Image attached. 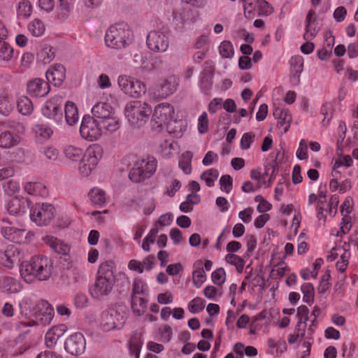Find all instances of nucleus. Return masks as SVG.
I'll list each match as a JSON object with an SVG mask.
<instances>
[{"label":"nucleus","instance_id":"f257e3e1","mask_svg":"<svg viewBox=\"0 0 358 358\" xmlns=\"http://www.w3.org/2000/svg\"><path fill=\"white\" fill-rule=\"evenodd\" d=\"M52 261L45 255H35L29 261L23 262L20 268L22 278L27 283L48 280L52 273Z\"/></svg>","mask_w":358,"mask_h":358},{"label":"nucleus","instance_id":"f03ea898","mask_svg":"<svg viewBox=\"0 0 358 358\" xmlns=\"http://www.w3.org/2000/svg\"><path fill=\"white\" fill-rule=\"evenodd\" d=\"M115 282L113 266L111 262H104L99 266L96 280L90 288V294L94 299H101L113 290Z\"/></svg>","mask_w":358,"mask_h":358},{"label":"nucleus","instance_id":"7ed1b4c3","mask_svg":"<svg viewBox=\"0 0 358 358\" xmlns=\"http://www.w3.org/2000/svg\"><path fill=\"white\" fill-rule=\"evenodd\" d=\"M173 107L169 103H162L155 108L152 122L157 127L161 129L166 127L169 134L179 136L182 135L181 124L180 122L173 120Z\"/></svg>","mask_w":358,"mask_h":358},{"label":"nucleus","instance_id":"20e7f679","mask_svg":"<svg viewBox=\"0 0 358 358\" xmlns=\"http://www.w3.org/2000/svg\"><path fill=\"white\" fill-rule=\"evenodd\" d=\"M134 41V34L128 24L117 23L111 25L105 35L106 45L113 49L122 50L128 48Z\"/></svg>","mask_w":358,"mask_h":358},{"label":"nucleus","instance_id":"39448f33","mask_svg":"<svg viewBox=\"0 0 358 358\" xmlns=\"http://www.w3.org/2000/svg\"><path fill=\"white\" fill-rule=\"evenodd\" d=\"M152 113V107L148 103L139 100L130 101L124 107V114L129 124L134 127L145 124Z\"/></svg>","mask_w":358,"mask_h":358},{"label":"nucleus","instance_id":"423d86ee","mask_svg":"<svg viewBox=\"0 0 358 358\" xmlns=\"http://www.w3.org/2000/svg\"><path fill=\"white\" fill-rule=\"evenodd\" d=\"M92 113L93 118L105 125V128L109 129V134L115 132L120 127V120L116 115L115 108L109 103H96L92 108Z\"/></svg>","mask_w":358,"mask_h":358},{"label":"nucleus","instance_id":"0eeeda50","mask_svg":"<svg viewBox=\"0 0 358 358\" xmlns=\"http://www.w3.org/2000/svg\"><path fill=\"white\" fill-rule=\"evenodd\" d=\"M157 162L152 156L137 159L129 171V178L134 182H141L150 178L157 169Z\"/></svg>","mask_w":358,"mask_h":358},{"label":"nucleus","instance_id":"6e6552de","mask_svg":"<svg viewBox=\"0 0 358 358\" xmlns=\"http://www.w3.org/2000/svg\"><path fill=\"white\" fill-rule=\"evenodd\" d=\"M90 115H84L80 127L81 136L87 141L99 140L103 135L109 134V129ZM106 126L104 125V127Z\"/></svg>","mask_w":358,"mask_h":358},{"label":"nucleus","instance_id":"1a4fd4ad","mask_svg":"<svg viewBox=\"0 0 358 358\" xmlns=\"http://www.w3.org/2000/svg\"><path fill=\"white\" fill-rule=\"evenodd\" d=\"M117 84L121 91L134 98H138L146 92V85L143 82L127 75H120Z\"/></svg>","mask_w":358,"mask_h":358},{"label":"nucleus","instance_id":"9d476101","mask_svg":"<svg viewBox=\"0 0 358 358\" xmlns=\"http://www.w3.org/2000/svg\"><path fill=\"white\" fill-rule=\"evenodd\" d=\"M148 48L155 52H164L169 46V34L165 29L150 31L146 38Z\"/></svg>","mask_w":358,"mask_h":358},{"label":"nucleus","instance_id":"9b49d317","mask_svg":"<svg viewBox=\"0 0 358 358\" xmlns=\"http://www.w3.org/2000/svg\"><path fill=\"white\" fill-rule=\"evenodd\" d=\"M55 209L52 204H36L30 211V218L38 226L48 225L55 216Z\"/></svg>","mask_w":358,"mask_h":358},{"label":"nucleus","instance_id":"f8f14e48","mask_svg":"<svg viewBox=\"0 0 358 358\" xmlns=\"http://www.w3.org/2000/svg\"><path fill=\"white\" fill-rule=\"evenodd\" d=\"M63 97L55 95L49 99L41 108L42 114L47 118L53 120L57 124L62 122V106Z\"/></svg>","mask_w":358,"mask_h":358},{"label":"nucleus","instance_id":"ddd939ff","mask_svg":"<svg viewBox=\"0 0 358 358\" xmlns=\"http://www.w3.org/2000/svg\"><path fill=\"white\" fill-rule=\"evenodd\" d=\"M36 306L38 310L44 309V312L36 316V317H39V320L21 321L19 324V328L32 327L39 324L42 325H47L50 323L54 316V309L50 304L45 301H40Z\"/></svg>","mask_w":358,"mask_h":358},{"label":"nucleus","instance_id":"4468645a","mask_svg":"<svg viewBox=\"0 0 358 358\" xmlns=\"http://www.w3.org/2000/svg\"><path fill=\"white\" fill-rule=\"evenodd\" d=\"M1 234L7 240L19 244L29 243L34 236L31 231H27L24 229H18L10 224L1 227Z\"/></svg>","mask_w":358,"mask_h":358},{"label":"nucleus","instance_id":"2eb2a0df","mask_svg":"<svg viewBox=\"0 0 358 358\" xmlns=\"http://www.w3.org/2000/svg\"><path fill=\"white\" fill-rule=\"evenodd\" d=\"M86 348V341L83 334L76 332L68 337L64 343L65 350L72 355L83 354Z\"/></svg>","mask_w":358,"mask_h":358},{"label":"nucleus","instance_id":"dca6fc26","mask_svg":"<svg viewBox=\"0 0 358 358\" xmlns=\"http://www.w3.org/2000/svg\"><path fill=\"white\" fill-rule=\"evenodd\" d=\"M50 90L48 82L42 78H33L27 83V92L32 97H44Z\"/></svg>","mask_w":358,"mask_h":358},{"label":"nucleus","instance_id":"f3484780","mask_svg":"<svg viewBox=\"0 0 358 358\" xmlns=\"http://www.w3.org/2000/svg\"><path fill=\"white\" fill-rule=\"evenodd\" d=\"M178 85V80L174 76H169L162 80L159 88L155 92L156 97L159 99H165L176 91Z\"/></svg>","mask_w":358,"mask_h":358},{"label":"nucleus","instance_id":"a211bd4d","mask_svg":"<svg viewBox=\"0 0 358 358\" xmlns=\"http://www.w3.org/2000/svg\"><path fill=\"white\" fill-rule=\"evenodd\" d=\"M6 208L8 213L12 215H22L29 208V200L24 197L15 196L8 201Z\"/></svg>","mask_w":358,"mask_h":358},{"label":"nucleus","instance_id":"6ab92c4d","mask_svg":"<svg viewBox=\"0 0 358 358\" xmlns=\"http://www.w3.org/2000/svg\"><path fill=\"white\" fill-rule=\"evenodd\" d=\"M66 69L62 64L52 66L46 72V78L55 86H60L65 79Z\"/></svg>","mask_w":358,"mask_h":358},{"label":"nucleus","instance_id":"aec40b11","mask_svg":"<svg viewBox=\"0 0 358 358\" xmlns=\"http://www.w3.org/2000/svg\"><path fill=\"white\" fill-rule=\"evenodd\" d=\"M67 330V327L65 324H59L57 326L52 327L45 334V345L49 348H53L57 343L59 338L64 336Z\"/></svg>","mask_w":358,"mask_h":358},{"label":"nucleus","instance_id":"412c9836","mask_svg":"<svg viewBox=\"0 0 358 358\" xmlns=\"http://www.w3.org/2000/svg\"><path fill=\"white\" fill-rule=\"evenodd\" d=\"M303 58L301 55L293 56L290 59V82L294 85H297L300 83L301 73L303 70Z\"/></svg>","mask_w":358,"mask_h":358},{"label":"nucleus","instance_id":"4be33fe9","mask_svg":"<svg viewBox=\"0 0 358 358\" xmlns=\"http://www.w3.org/2000/svg\"><path fill=\"white\" fill-rule=\"evenodd\" d=\"M103 154V148L99 144H93L86 150L83 159L89 162L91 167H96L102 158Z\"/></svg>","mask_w":358,"mask_h":358},{"label":"nucleus","instance_id":"5701e85b","mask_svg":"<svg viewBox=\"0 0 358 358\" xmlns=\"http://www.w3.org/2000/svg\"><path fill=\"white\" fill-rule=\"evenodd\" d=\"M43 240L46 245H49L53 251L58 254L65 255L70 250V247L68 244L55 236L47 235L43 237Z\"/></svg>","mask_w":358,"mask_h":358},{"label":"nucleus","instance_id":"b1692460","mask_svg":"<svg viewBox=\"0 0 358 358\" xmlns=\"http://www.w3.org/2000/svg\"><path fill=\"white\" fill-rule=\"evenodd\" d=\"M11 131H5L0 134V147L10 148L20 144L22 138L18 134Z\"/></svg>","mask_w":358,"mask_h":358},{"label":"nucleus","instance_id":"393cba45","mask_svg":"<svg viewBox=\"0 0 358 358\" xmlns=\"http://www.w3.org/2000/svg\"><path fill=\"white\" fill-rule=\"evenodd\" d=\"M24 189L27 194L33 196L45 197L48 194L46 187L38 182H27L24 185Z\"/></svg>","mask_w":358,"mask_h":358},{"label":"nucleus","instance_id":"a878e982","mask_svg":"<svg viewBox=\"0 0 358 358\" xmlns=\"http://www.w3.org/2000/svg\"><path fill=\"white\" fill-rule=\"evenodd\" d=\"M208 62H206L208 65ZM213 68L211 66H205L200 76V87L204 92H208L213 85Z\"/></svg>","mask_w":358,"mask_h":358},{"label":"nucleus","instance_id":"bb28decb","mask_svg":"<svg viewBox=\"0 0 358 358\" xmlns=\"http://www.w3.org/2000/svg\"><path fill=\"white\" fill-rule=\"evenodd\" d=\"M65 120L67 124L73 126L79 120L78 110L76 105L72 101H67L64 107Z\"/></svg>","mask_w":358,"mask_h":358},{"label":"nucleus","instance_id":"cd10ccee","mask_svg":"<svg viewBox=\"0 0 358 358\" xmlns=\"http://www.w3.org/2000/svg\"><path fill=\"white\" fill-rule=\"evenodd\" d=\"M3 39H0V61L9 62L15 61L17 55L15 54L13 48Z\"/></svg>","mask_w":358,"mask_h":358},{"label":"nucleus","instance_id":"c85d7f7f","mask_svg":"<svg viewBox=\"0 0 358 358\" xmlns=\"http://www.w3.org/2000/svg\"><path fill=\"white\" fill-rule=\"evenodd\" d=\"M314 15V12L313 10H310L306 16V32L303 35V38L306 41H310L314 38L317 32L318 29L317 28L316 23L315 20H313V16Z\"/></svg>","mask_w":358,"mask_h":358},{"label":"nucleus","instance_id":"c756f323","mask_svg":"<svg viewBox=\"0 0 358 358\" xmlns=\"http://www.w3.org/2000/svg\"><path fill=\"white\" fill-rule=\"evenodd\" d=\"M1 287L8 293H17L22 289V285L17 279L9 276L3 278Z\"/></svg>","mask_w":358,"mask_h":358},{"label":"nucleus","instance_id":"7c9ffc66","mask_svg":"<svg viewBox=\"0 0 358 358\" xmlns=\"http://www.w3.org/2000/svg\"><path fill=\"white\" fill-rule=\"evenodd\" d=\"M13 109V103L11 97L7 92L0 94V115L8 116Z\"/></svg>","mask_w":358,"mask_h":358},{"label":"nucleus","instance_id":"2f4dec72","mask_svg":"<svg viewBox=\"0 0 358 358\" xmlns=\"http://www.w3.org/2000/svg\"><path fill=\"white\" fill-rule=\"evenodd\" d=\"M66 157L73 162L80 161L84 157V152L81 148L75 145H66L64 149Z\"/></svg>","mask_w":358,"mask_h":358},{"label":"nucleus","instance_id":"473e14b6","mask_svg":"<svg viewBox=\"0 0 358 358\" xmlns=\"http://www.w3.org/2000/svg\"><path fill=\"white\" fill-rule=\"evenodd\" d=\"M273 115L278 119V124L281 127L285 126V131L289 126V122L292 120V116L287 109L276 108L273 113Z\"/></svg>","mask_w":358,"mask_h":358},{"label":"nucleus","instance_id":"72a5a7b5","mask_svg":"<svg viewBox=\"0 0 358 358\" xmlns=\"http://www.w3.org/2000/svg\"><path fill=\"white\" fill-rule=\"evenodd\" d=\"M74 0H59L57 13L59 18H65L73 10Z\"/></svg>","mask_w":358,"mask_h":358},{"label":"nucleus","instance_id":"f704fd0d","mask_svg":"<svg viewBox=\"0 0 358 358\" xmlns=\"http://www.w3.org/2000/svg\"><path fill=\"white\" fill-rule=\"evenodd\" d=\"M117 315V312L113 310L103 315L102 325L105 331L120 329L121 324H118L114 320Z\"/></svg>","mask_w":358,"mask_h":358},{"label":"nucleus","instance_id":"c9c22d12","mask_svg":"<svg viewBox=\"0 0 358 358\" xmlns=\"http://www.w3.org/2000/svg\"><path fill=\"white\" fill-rule=\"evenodd\" d=\"M19 113L23 115H29L34 109L31 101L26 96H21L17 101Z\"/></svg>","mask_w":358,"mask_h":358},{"label":"nucleus","instance_id":"e433bc0d","mask_svg":"<svg viewBox=\"0 0 358 358\" xmlns=\"http://www.w3.org/2000/svg\"><path fill=\"white\" fill-rule=\"evenodd\" d=\"M32 131L36 137L43 140L48 139L53 134L52 129L45 124H36L32 127Z\"/></svg>","mask_w":358,"mask_h":358},{"label":"nucleus","instance_id":"4c0bfd02","mask_svg":"<svg viewBox=\"0 0 358 358\" xmlns=\"http://www.w3.org/2000/svg\"><path fill=\"white\" fill-rule=\"evenodd\" d=\"M88 195L94 205L102 206L106 201V193L100 188L94 187L91 189Z\"/></svg>","mask_w":358,"mask_h":358},{"label":"nucleus","instance_id":"58836bf2","mask_svg":"<svg viewBox=\"0 0 358 358\" xmlns=\"http://www.w3.org/2000/svg\"><path fill=\"white\" fill-rule=\"evenodd\" d=\"M148 301L143 297L138 296H132L131 297V309L137 315L144 314L147 309Z\"/></svg>","mask_w":358,"mask_h":358},{"label":"nucleus","instance_id":"ea45409f","mask_svg":"<svg viewBox=\"0 0 358 358\" xmlns=\"http://www.w3.org/2000/svg\"><path fill=\"white\" fill-rule=\"evenodd\" d=\"M29 31L36 37L41 36L45 31V26L40 19H34L28 25Z\"/></svg>","mask_w":358,"mask_h":358},{"label":"nucleus","instance_id":"a19ab883","mask_svg":"<svg viewBox=\"0 0 358 358\" xmlns=\"http://www.w3.org/2000/svg\"><path fill=\"white\" fill-rule=\"evenodd\" d=\"M193 154L190 151H186L181 155L179 160V166L184 173L189 174L192 172V159Z\"/></svg>","mask_w":358,"mask_h":358},{"label":"nucleus","instance_id":"79ce46f5","mask_svg":"<svg viewBox=\"0 0 358 358\" xmlns=\"http://www.w3.org/2000/svg\"><path fill=\"white\" fill-rule=\"evenodd\" d=\"M225 260L228 264L234 266L238 273H243L245 262L242 257L233 253H229L225 256Z\"/></svg>","mask_w":358,"mask_h":358},{"label":"nucleus","instance_id":"37998d69","mask_svg":"<svg viewBox=\"0 0 358 358\" xmlns=\"http://www.w3.org/2000/svg\"><path fill=\"white\" fill-rule=\"evenodd\" d=\"M148 292V286L147 283L140 278H135L132 285V296L145 295Z\"/></svg>","mask_w":358,"mask_h":358},{"label":"nucleus","instance_id":"c03bdc74","mask_svg":"<svg viewBox=\"0 0 358 358\" xmlns=\"http://www.w3.org/2000/svg\"><path fill=\"white\" fill-rule=\"evenodd\" d=\"M32 10L33 6L29 0H22L19 2L17 8L18 15L27 18L31 15Z\"/></svg>","mask_w":358,"mask_h":358},{"label":"nucleus","instance_id":"a18cd8bd","mask_svg":"<svg viewBox=\"0 0 358 358\" xmlns=\"http://www.w3.org/2000/svg\"><path fill=\"white\" fill-rule=\"evenodd\" d=\"M219 176V172L216 169H210L204 171L201 176V179L204 180L208 187L214 186L215 181Z\"/></svg>","mask_w":358,"mask_h":358},{"label":"nucleus","instance_id":"49530a36","mask_svg":"<svg viewBox=\"0 0 358 358\" xmlns=\"http://www.w3.org/2000/svg\"><path fill=\"white\" fill-rule=\"evenodd\" d=\"M301 290L303 293V301L307 303H311L314 300V287L310 282L303 283L301 286Z\"/></svg>","mask_w":358,"mask_h":358},{"label":"nucleus","instance_id":"de8ad7c7","mask_svg":"<svg viewBox=\"0 0 358 358\" xmlns=\"http://www.w3.org/2000/svg\"><path fill=\"white\" fill-rule=\"evenodd\" d=\"M206 301L200 297H196L188 303V310L192 313H199L205 307Z\"/></svg>","mask_w":358,"mask_h":358},{"label":"nucleus","instance_id":"09e8293b","mask_svg":"<svg viewBox=\"0 0 358 358\" xmlns=\"http://www.w3.org/2000/svg\"><path fill=\"white\" fill-rule=\"evenodd\" d=\"M219 52L222 57L231 58L233 57L234 51V47L229 41H222L219 46Z\"/></svg>","mask_w":358,"mask_h":358},{"label":"nucleus","instance_id":"8fccbe9b","mask_svg":"<svg viewBox=\"0 0 358 358\" xmlns=\"http://www.w3.org/2000/svg\"><path fill=\"white\" fill-rule=\"evenodd\" d=\"M193 283L197 287H200L206 280V275L203 268H195L192 273Z\"/></svg>","mask_w":358,"mask_h":358},{"label":"nucleus","instance_id":"3c124183","mask_svg":"<svg viewBox=\"0 0 358 358\" xmlns=\"http://www.w3.org/2000/svg\"><path fill=\"white\" fill-rule=\"evenodd\" d=\"M8 264H13L19 260L20 253L14 245H9L4 252Z\"/></svg>","mask_w":358,"mask_h":358},{"label":"nucleus","instance_id":"603ef678","mask_svg":"<svg viewBox=\"0 0 358 358\" xmlns=\"http://www.w3.org/2000/svg\"><path fill=\"white\" fill-rule=\"evenodd\" d=\"M3 189L6 194L9 196L13 195L20 191V182L14 180H10L3 185Z\"/></svg>","mask_w":358,"mask_h":358},{"label":"nucleus","instance_id":"864d4df0","mask_svg":"<svg viewBox=\"0 0 358 358\" xmlns=\"http://www.w3.org/2000/svg\"><path fill=\"white\" fill-rule=\"evenodd\" d=\"M212 281L217 285H222L226 279V272L223 268L215 270L211 274Z\"/></svg>","mask_w":358,"mask_h":358},{"label":"nucleus","instance_id":"5fc2aeb1","mask_svg":"<svg viewBox=\"0 0 358 358\" xmlns=\"http://www.w3.org/2000/svg\"><path fill=\"white\" fill-rule=\"evenodd\" d=\"M320 113L324 116L322 120L323 124H328L333 115L332 104L331 103H324L321 107Z\"/></svg>","mask_w":358,"mask_h":358},{"label":"nucleus","instance_id":"6e6d98bb","mask_svg":"<svg viewBox=\"0 0 358 358\" xmlns=\"http://www.w3.org/2000/svg\"><path fill=\"white\" fill-rule=\"evenodd\" d=\"M208 118L206 112H203L198 118V131L200 134H205L208 130Z\"/></svg>","mask_w":358,"mask_h":358},{"label":"nucleus","instance_id":"4d7b16f0","mask_svg":"<svg viewBox=\"0 0 358 358\" xmlns=\"http://www.w3.org/2000/svg\"><path fill=\"white\" fill-rule=\"evenodd\" d=\"M259 15H269L273 12L272 6L265 0H258L257 2Z\"/></svg>","mask_w":358,"mask_h":358},{"label":"nucleus","instance_id":"13d9d810","mask_svg":"<svg viewBox=\"0 0 358 358\" xmlns=\"http://www.w3.org/2000/svg\"><path fill=\"white\" fill-rule=\"evenodd\" d=\"M351 227V217L347 215H344L341 222V229L337 232L336 236L342 237L343 234H346L350 231Z\"/></svg>","mask_w":358,"mask_h":358},{"label":"nucleus","instance_id":"bf43d9fd","mask_svg":"<svg viewBox=\"0 0 358 358\" xmlns=\"http://www.w3.org/2000/svg\"><path fill=\"white\" fill-rule=\"evenodd\" d=\"M349 257L350 254L346 251L341 255L340 259L336 264V267L338 271L340 273H344L346 271L349 264Z\"/></svg>","mask_w":358,"mask_h":358},{"label":"nucleus","instance_id":"052dcab7","mask_svg":"<svg viewBox=\"0 0 358 358\" xmlns=\"http://www.w3.org/2000/svg\"><path fill=\"white\" fill-rule=\"evenodd\" d=\"M220 189L222 191L229 193L232 189L233 180L229 175H223L220 179Z\"/></svg>","mask_w":358,"mask_h":358},{"label":"nucleus","instance_id":"680f3d73","mask_svg":"<svg viewBox=\"0 0 358 358\" xmlns=\"http://www.w3.org/2000/svg\"><path fill=\"white\" fill-rule=\"evenodd\" d=\"M255 135L252 132L243 134L241 139L240 145L243 150H248L250 148L251 144L254 142Z\"/></svg>","mask_w":358,"mask_h":358},{"label":"nucleus","instance_id":"e2e57ef3","mask_svg":"<svg viewBox=\"0 0 358 358\" xmlns=\"http://www.w3.org/2000/svg\"><path fill=\"white\" fill-rule=\"evenodd\" d=\"M296 155L300 160L308 159V145L306 141L304 139H301L300 141L298 149L296 152Z\"/></svg>","mask_w":358,"mask_h":358},{"label":"nucleus","instance_id":"0e129e2a","mask_svg":"<svg viewBox=\"0 0 358 358\" xmlns=\"http://www.w3.org/2000/svg\"><path fill=\"white\" fill-rule=\"evenodd\" d=\"M288 269V266L285 263L278 264L273 268L271 275L275 278H280L285 275Z\"/></svg>","mask_w":358,"mask_h":358},{"label":"nucleus","instance_id":"69168bd1","mask_svg":"<svg viewBox=\"0 0 358 358\" xmlns=\"http://www.w3.org/2000/svg\"><path fill=\"white\" fill-rule=\"evenodd\" d=\"M147 228V224L145 221H141L136 224L134 227V240L135 241H139L141 238L142 237L145 230Z\"/></svg>","mask_w":358,"mask_h":358},{"label":"nucleus","instance_id":"338daca9","mask_svg":"<svg viewBox=\"0 0 358 358\" xmlns=\"http://www.w3.org/2000/svg\"><path fill=\"white\" fill-rule=\"evenodd\" d=\"M308 313L309 309L304 305H301L297 308V317L299 323H306L308 320Z\"/></svg>","mask_w":358,"mask_h":358},{"label":"nucleus","instance_id":"774afa93","mask_svg":"<svg viewBox=\"0 0 358 358\" xmlns=\"http://www.w3.org/2000/svg\"><path fill=\"white\" fill-rule=\"evenodd\" d=\"M222 107V98H214L210 101L208 104V110L211 114L215 113L218 110Z\"/></svg>","mask_w":358,"mask_h":358}]
</instances>
